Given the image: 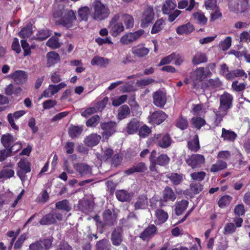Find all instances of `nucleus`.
Returning a JSON list of instances; mask_svg holds the SVG:
<instances>
[{
  "mask_svg": "<svg viewBox=\"0 0 250 250\" xmlns=\"http://www.w3.org/2000/svg\"><path fill=\"white\" fill-rule=\"evenodd\" d=\"M233 101V96L226 91L219 96V106L217 109L213 111L215 115V125H219L223 118L227 115L229 110L232 107Z\"/></svg>",
  "mask_w": 250,
  "mask_h": 250,
  "instance_id": "nucleus-1",
  "label": "nucleus"
},
{
  "mask_svg": "<svg viewBox=\"0 0 250 250\" xmlns=\"http://www.w3.org/2000/svg\"><path fill=\"white\" fill-rule=\"evenodd\" d=\"M31 164L27 158H21L17 163L16 173L22 183L27 180L26 174L31 171Z\"/></svg>",
  "mask_w": 250,
  "mask_h": 250,
  "instance_id": "nucleus-2",
  "label": "nucleus"
},
{
  "mask_svg": "<svg viewBox=\"0 0 250 250\" xmlns=\"http://www.w3.org/2000/svg\"><path fill=\"white\" fill-rule=\"evenodd\" d=\"M155 18V12L152 6H147L142 11L140 17V26L146 28L152 23Z\"/></svg>",
  "mask_w": 250,
  "mask_h": 250,
  "instance_id": "nucleus-3",
  "label": "nucleus"
},
{
  "mask_svg": "<svg viewBox=\"0 0 250 250\" xmlns=\"http://www.w3.org/2000/svg\"><path fill=\"white\" fill-rule=\"evenodd\" d=\"M93 18L97 21H102L106 19L110 14V10L107 7L100 1H96L94 4Z\"/></svg>",
  "mask_w": 250,
  "mask_h": 250,
  "instance_id": "nucleus-4",
  "label": "nucleus"
},
{
  "mask_svg": "<svg viewBox=\"0 0 250 250\" xmlns=\"http://www.w3.org/2000/svg\"><path fill=\"white\" fill-rule=\"evenodd\" d=\"M152 141L162 148H167L172 142L171 138L167 133L156 134L153 137Z\"/></svg>",
  "mask_w": 250,
  "mask_h": 250,
  "instance_id": "nucleus-5",
  "label": "nucleus"
},
{
  "mask_svg": "<svg viewBox=\"0 0 250 250\" xmlns=\"http://www.w3.org/2000/svg\"><path fill=\"white\" fill-rule=\"evenodd\" d=\"M62 214L59 211L55 210L44 216L40 221L41 225H49L55 223L57 221L62 220Z\"/></svg>",
  "mask_w": 250,
  "mask_h": 250,
  "instance_id": "nucleus-6",
  "label": "nucleus"
},
{
  "mask_svg": "<svg viewBox=\"0 0 250 250\" xmlns=\"http://www.w3.org/2000/svg\"><path fill=\"white\" fill-rule=\"evenodd\" d=\"M145 33L143 29H139L134 32H129L123 35L120 42L124 45H128L141 38Z\"/></svg>",
  "mask_w": 250,
  "mask_h": 250,
  "instance_id": "nucleus-7",
  "label": "nucleus"
},
{
  "mask_svg": "<svg viewBox=\"0 0 250 250\" xmlns=\"http://www.w3.org/2000/svg\"><path fill=\"white\" fill-rule=\"evenodd\" d=\"M76 18L73 11L69 10L65 12L62 18L59 20V23L67 28L73 27Z\"/></svg>",
  "mask_w": 250,
  "mask_h": 250,
  "instance_id": "nucleus-8",
  "label": "nucleus"
},
{
  "mask_svg": "<svg viewBox=\"0 0 250 250\" xmlns=\"http://www.w3.org/2000/svg\"><path fill=\"white\" fill-rule=\"evenodd\" d=\"M205 157L199 154H194L188 156L186 160V163L192 168L200 167L205 163Z\"/></svg>",
  "mask_w": 250,
  "mask_h": 250,
  "instance_id": "nucleus-9",
  "label": "nucleus"
},
{
  "mask_svg": "<svg viewBox=\"0 0 250 250\" xmlns=\"http://www.w3.org/2000/svg\"><path fill=\"white\" fill-rule=\"evenodd\" d=\"M176 198V194L174 192L171 188L167 186L163 191L162 198L159 201L160 206L161 207L166 206V203L167 202H173Z\"/></svg>",
  "mask_w": 250,
  "mask_h": 250,
  "instance_id": "nucleus-10",
  "label": "nucleus"
},
{
  "mask_svg": "<svg viewBox=\"0 0 250 250\" xmlns=\"http://www.w3.org/2000/svg\"><path fill=\"white\" fill-rule=\"evenodd\" d=\"M9 77L13 80L17 85H22L26 83L28 79V75L26 72L23 70H17L11 73Z\"/></svg>",
  "mask_w": 250,
  "mask_h": 250,
  "instance_id": "nucleus-11",
  "label": "nucleus"
},
{
  "mask_svg": "<svg viewBox=\"0 0 250 250\" xmlns=\"http://www.w3.org/2000/svg\"><path fill=\"white\" fill-rule=\"evenodd\" d=\"M158 229L156 226L153 224L149 225L140 234L139 237L144 241H149L157 233Z\"/></svg>",
  "mask_w": 250,
  "mask_h": 250,
  "instance_id": "nucleus-12",
  "label": "nucleus"
},
{
  "mask_svg": "<svg viewBox=\"0 0 250 250\" xmlns=\"http://www.w3.org/2000/svg\"><path fill=\"white\" fill-rule=\"evenodd\" d=\"M100 126L103 130V132L102 133L103 137L107 139L116 132L117 124L114 122H109L102 123Z\"/></svg>",
  "mask_w": 250,
  "mask_h": 250,
  "instance_id": "nucleus-13",
  "label": "nucleus"
},
{
  "mask_svg": "<svg viewBox=\"0 0 250 250\" xmlns=\"http://www.w3.org/2000/svg\"><path fill=\"white\" fill-rule=\"evenodd\" d=\"M208 76H206V72L204 67H200L193 71L190 74V78L194 83V87H196V83L197 82H201L205 78H208Z\"/></svg>",
  "mask_w": 250,
  "mask_h": 250,
  "instance_id": "nucleus-14",
  "label": "nucleus"
},
{
  "mask_svg": "<svg viewBox=\"0 0 250 250\" xmlns=\"http://www.w3.org/2000/svg\"><path fill=\"white\" fill-rule=\"evenodd\" d=\"M149 159H154L156 164L161 166L167 165L170 161L169 158L165 154H162L159 156L157 157V152L155 150L151 151Z\"/></svg>",
  "mask_w": 250,
  "mask_h": 250,
  "instance_id": "nucleus-15",
  "label": "nucleus"
},
{
  "mask_svg": "<svg viewBox=\"0 0 250 250\" xmlns=\"http://www.w3.org/2000/svg\"><path fill=\"white\" fill-rule=\"evenodd\" d=\"M103 226H114L116 223L117 216L109 209L105 210L103 214Z\"/></svg>",
  "mask_w": 250,
  "mask_h": 250,
  "instance_id": "nucleus-16",
  "label": "nucleus"
},
{
  "mask_svg": "<svg viewBox=\"0 0 250 250\" xmlns=\"http://www.w3.org/2000/svg\"><path fill=\"white\" fill-rule=\"evenodd\" d=\"M153 104L156 106L159 107H163L167 102L165 93L161 90H158L154 92L153 94Z\"/></svg>",
  "mask_w": 250,
  "mask_h": 250,
  "instance_id": "nucleus-17",
  "label": "nucleus"
},
{
  "mask_svg": "<svg viewBox=\"0 0 250 250\" xmlns=\"http://www.w3.org/2000/svg\"><path fill=\"white\" fill-rule=\"evenodd\" d=\"M66 86V84L64 83H61L57 85L50 84L48 87L43 91V96L46 98L51 97Z\"/></svg>",
  "mask_w": 250,
  "mask_h": 250,
  "instance_id": "nucleus-18",
  "label": "nucleus"
},
{
  "mask_svg": "<svg viewBox=\"0 0 250 250\" xmlns=\"http://www.w3.org/2000/svg\"><path fill=\"white\" fill-rule=\"evenodd\" d=\"M140 126L139 120L135 118H133L126 124L125 131L128 134H134L137 132Z\"/></svg>",
  "mask_w": 250,
  "mask_h": 250,
  "instance_id": "nucleus-19",
  "label": "nucleus"
},
{
  "mask_svg": "<svg viewBox=\"0 0 250 250\" xmlns=\"http://www.w3.org/2000/svg\"><path fill=\"white\" fill-rule=\"evenodd\" d=\"M122 229L120 227L116 228L111 233V240L112 244L115 246L121 245L123 241Z\"/></svg>",
  "mask_w": 250,
  "mask_h": 250,
  "instance_id": "nucleus-20",
  "label": "nucleus"
},
{
  "mask_svg": "<svg viewBox=\"0 0 250 250\" xmlns=\"http://www.w3.org/2000/svg\"><path fill=\"white\" fill-rule=\"evenodd\" d=\"M148 206V198L147 195L143 194L139 195L136 199L134 204L135 210L145 209Z\"/></svg>",
  "mask_w": 250,
  "mask_h": 250,
  "instance_id": "nucleus-21",
  "label": "nucleus"
},
{
  "mask_svg": "<svg viewBox=\"0 0 250 250\" xmlns=\"http://www.w3.org/2000/svg\"><path fill=\"white\" fill-rule=\"evenodd\" d=\"M146 170L147 167L146 164L144 163L140 162L125 170L124 172L125 175H129L135 172H144Z\"/></svg>",
  "mask_w": 250,
  "mask_h": 250,
  "instance_id": "nucleus-22",
  "label": "nucleus"
},
{
  "mask_svg": "<svg viewBox=\"0 0 250 250\" xmlns=\"http://www.w3.org/2000/svg\"><path fill=\"white\" fill-rule=\"evenodd\" d=\"M167 118V115L161 110L156 111L153 112L150 117V121L152 124L159 125L163 123Z\"/></svg>",
  "mask_w": 250,
  "mask_h": 250,
  "instance_id": "nucleus-23",
  "label": "nucleus"
},
{
  "mask_svg": "<svg viewBox=\"0 0 250 250\" xmlns=\"http://www.w3.org/2000/svg\"><path fill=\"white\" fill-rule=\"evenodd\" d=\"M149 52V49L144 46L143 44H138L133 47L131 53L137 57L141 58L146 56Z\"/></svg>",
  "mask_w": 250,
  "mask_h": 250,
  "instance_id": "nucleus-24",
  "label": "nucleus"
},
{
  "mask_svg": "<svg viewBox=\"0 0 250 250\" xmlns=\"http://www.w3.org/2000/svg\"><path fill=\"white\" fill-rule=\"evenodd\" d=\"M74 168L82 176L91 174L92 173L91 167L84 163L75 164L74 165Z\"/></svg>",
  "mask_w": 250,
  "mask_h": 250,
  "instance_id": "nucleus-25",
  "label": "nucleus"
},
{
  "mask_svg": "<svg viewBox=\"0 0 250 250\" xmlns=\"http://www.w3.org/2000/svg\"><path fill=\"white\" fill-rule=\"evenodd\" d=\"M208 58L205 53L201 51H197L193 56L192 63L194 65H198L201 63H206L208 62Z\"/></svg>",
  "mask_w": 250,
  "mask_h": 250,
  "instance_id": "nucleus-26",
  "label": "nucleus"
},
{
  "mask_svg": "<svg viewBox=\"0 0 250 250\" xmlns=\"http://www.w3.org/2000/svg\"><path fill=\"white\" fill-rule=\"evenodd\" d=\"M25 114V112L24 110H19L14 112L13 114H12L11 113L8 114L7 119L8 122L14 130H18L19 129V127L15 124L14 121V117L16 119H18Z\"/></svg>",
  "mask_w": 250,
  "mask_h": 250,
  "instance_id": "nucleus-27",
  "label": "nucleus"
},
{
  "mask_svg": "<svg viewBox=\"0 0 250 250\" xmlns=\"http://www.w3.org/2000/svg\"><path fill=\"white\" fill-rule=\"evenodd\" d=\"M47 67H51L59 62L60 57L58 53L55 51L49 52L46 54Z\"/></svg>",
  "mask_w": 250,
  "mask_h": 250,
  "instance_id": "nucleus-28",
  "label": "nucleus"
},
{
  "mask_svg": "<svg viewBox=\"0 0 250 250\" xmlns=\"http://www.w3.org/2000/svg\"><path fill=\"white\" fill-rule=\"evenodd\" d=\"M108 28L110 34L113 37H116L123 32L125 27L122 22L114 24H109Z\"/></svg>",
  "mask_w": 250,
  "mask_h": 250,
  "instance_id": "nucleus-29",
  "label": "nucleus"
},
{
  "mask_svg": "<svg viewBox=\"0 0 250 250\" xmlns=\"http://www.w3.org/2000/svg\"><path fill=\"white\" fill-rule=\"evenodd\" d=\"M17 138L7 133L1 138V142L5 148L9 149L16 141Z\"/></svg>",
  "mask_w": 250,
  "mask_h": 250,
  "instance_id": "nucleus-30",
  "label": "nucleus"
},
{
  "mask_svg": "<svg viewBox=\"0 0 250 250\" xmlns=\"http://www.w3.org/2000/svg\"><path fill=\"white\" fill-rule=\"evenodd\" d=\"M166 176L170 180L174 186L179 185L184 179V175L178 173H168Z\"/></svg>",
  "mask_w": 250,
  "mask_h": 250,
  "instance_id": "nucleus-31",
  "label": "nucleus"
},
{
  "mask_svg": "<svg viewBox=\"0 0 250 250\" xmlns=\"http://www.w3.org/2000/svg\"><path fill=\"white\" fill-rule=\"evenodd\" d=\"M237 137V134L234 131L227 130L225 128L222 129L221 137L224 140L229 142H234Z\"/></svg>",
  "mask_w": 250,
  "mask_h": 250,
  "instance_id": "nucleus-32",
  "label": "nucleus"
},
{
  "mask_svg": "<svg viewBox=\"0 0 250 250\" xmlns=\"http://www.w3.org/2000/svg\"><path fill=\"white\" fill-rule=\"evenodd\" d=\"M101 137L97 134H91L87 137L84 140V143L88 146H96L99 143Z\"/></svg>",
  "mask_w": 250,
  "mask_h": 250,
  "instance_id": "nucleus-33",
  "label": "nucleus"
},
{
  "mask_svg": "<svg viewBox=\"0 0 250 250\" xmlns=\"http://www.w3.org/2000/svg\"><path fill=\"white\" fill-rule=\"evenodd\" d=\"M194 29L193 25L188 22L178 26L176 29V32L179 35L188 34L191 33Z\"/></svg>",
  "mask_w": 250,
  "mask_h": 250,
  "instance_id": "nucleus-34",
  "label": "nucleus"
},
{
  "mask_svg": "<svg viewBox=\"0 0 250 250\" xmlns=\"http://www.w3.org/2000/svg\"><path fill=\"white\" fill-rule=\"evenodd\" d=\"M116 196L117 199L122 202L130 201L132 194L125 190H119L116 192Z\"/></svg>",
  "mask_w": 250,
  "mask_h": 250,
  "instance_id": "nucleus-35",
  "label": "nucleus"
},
{
  "mask_svg": "<svg viewBox=\"0 0 250 250\" xmlns=\"http://www.w3.org/2000/svg\"><path fill=\"white\" fill-rule=\"evenodd\" d=\"M130 110L128 105L125 104L121 106L118 109L117 118L121 121L129 116Z\"/></svg>",
  "mask_w": 250,
  "mask_h": 250,
  "instance_id": "nucleus-36",
  "label": "nucleus"
},
{
  "mask_svg": "<svg viewBox=\"0 0 250 250\" xmlns=\"http://www.w3.org/2000/svg\"><path fill=\"white\" fill-rule=\"evenodd\" d=\"M227 167V164L224 160H218L211 166L210 171L216 172L225 169Z\"/></svg>",
  "mask_w": 250,
  "mask_h": 250,
  "instance_id": "nucleus-37",
  "label": "nucleus"
},
{
  "mask_svg": "<svg viewBox=\"0 0 250 250\" xmlns=\"http://www.w3.org/2000/svg\"><path fill=\"white\" fill-rule=\"evenodd\" d=\"M228 80H232L236 77H244L243 80L248 77L247 73L242 69H236L230 71V74L228 75Z\"/></svg>",
  "mask_w": 250,
  "mask_h": 250,
  "instance_id": "nucleus-38",
  "label": "nucleus"
},
{
  "mask_svg": "<svg viewBox=\"0 0 250 250\" xmlns=\"http://www.w3.org/2000/svg\"><path fill=\"white\" fill-rule=\"evenodd\" d=\"M109 63V60L107 58L95 56L91 61V64L92 65H98L100 67H104Z\"/></svg>",
  "mask_w": 250,
  "mask_h": 250,
  "instance_id": "nucleus-39",
  "label": "nucleus"
},
{
  "mask_svg": "<svg viewBox=\"0 0 250 250\" xmlns=\"http://www.w3.org/2000/svg\"><path fill=\"white\" fill-rule=\"evenodd\" d=\"M176 7V3L171 0H167L164 3L162 10L164 14H169Z\"/></svg>",
  "mask_w": 250,
  "mask_h": 250,
  "instance_id": "nucleus-40",
  "label": "nucleus"
},
{
  "mask_svg": "<svg viewBox=\"0 0 250 250\" xmlns=\"http://www.w3.org/2000/svg\"><path fill=\"white\" fill-rule=\"evenodd\" d=\"M15 172L14 170L7 167H3L0 171V180H5L14 176Z\"/></svg>",
  "mask_w": 250,
  "mask_h": 250,
  "instance_id": "nucleus-41",
  "label": "nucleus"
},
{
  "mask_svg": "<svg viewBox=\"0 0 250 250\" xmlns=\"http://www.w3.org/2000/svg\"><path fill=\"white\" fill-rule=\"evenodd\" d=\"M83 128L82 127L70 125L68 128V134L72 138L78 137L82 133Z\"/></svg>",
  "mask_w": 250,
  "mask_h": 250,
  "instance_id": "nucleus-42",
  "label": "nucleus"
},
{
  "mask_svg": "<svg viewBox=\"0 0 250 250\" xmlns=\"http://www.w3.org/2000/svg\"><path fill=\"white\" fill-rule=\"evenodd\" d=\"M188 202L187 200H182L176 203L175 205V212L177 215H180L187 208Z\"/></svg>",
  "mask_w": 250,
  "mask_h": 250,
  "instance_id": "nucleus-43",
  "label": "nucleus"
},
{
  "mask_svg": "<svg viewBox=\"0 0 250 250\" xmlns=\"http://www.w3.org/2000/svg\"><path fill=\"white\" fill-rule=\"evenodd\" d=\"M188 148L191 151L194 152L197 151L200 148L198 135L195 134L193 138L188 142Z\"/></svg>",
  "mask_w": 250,
  "mask_h": 250,
  "instance_id": "nucleus-44",
  "label": "nucleus"
},
{
  "mask_svg": "<svg viewBox=\"0 0 250 250\" xmlns=\"http://www.w3.org/2000/svg\"><path fill=\"white\" fill-rule=\"evenodd\" d=\"M165 24V21L162 18L157 20L152 27L151 33L154 34L160 32L164 28Z\"/></svg>",
  "mask_w": 250,
  "mask_h": 250,
  "instance_id": "nucleus-45",
  "label": "nucleus"
},
{
  "mask_svg": "<svg viewBox=\"0 0 250 250\" xmlns=\"http://www.w3.org/2000/svg\"><path fill=\"white\" fill-rule=\"evenodd\" d=\"M122 19L126 29H130L133 27L134 20L131 15L129 14H123Z\"/></svg>",
  "mask_w": 250,
  "mask_h": 250,
  "instance_id": "nucleus-46",
  "label": "nucleus"
},
{
  "mask_svg": "<svg viewBox=\"0 0 250 250\" xmlns=\"http://www.w3.org/2000/svg\"><path fill=\"white\" fill-rule=\"evenodd\" d=\"M55 207L58 209L63 210L66 212L69 211L71 209L68 201L66 199L57 202Z\"/></svg>",
  "mask_w": 250,
  "mask_h": 250,
  "instance_id": "nucleus-47",
  "label": "nucleus"
},
{
  "mask_svg": "<svg viewBox=\"0 0 250 250\" xmlns=\"http://www.w3.org/2000/svg\"><path fill=\"white\" fill-rule=\"evenodd\" d=\"M13 194L10 192L5 193H0V209L2 208L3 205L7 204L13 198Z\"/></svg>",
  "mask_w": 250,
  "mask_h": 250,
  "instance_id": "nucleus-48",
  "label": "nucleus"
},
{
  "mask_svg": "<svg viewBox=\"0 0 250 250\" xmlns=\"http://www.w3.org/2000/svg\"><path fill=\"white\" fill-rule=\"evenodd\" d=\"M62 43L58 37H52L46 43V45L52 49H57L61 47Z\"/></svg>",
  "mask_w": 250,
  "mask_h": 250,
  "instance_id": "nucleus-49",
  "label": "nucleus"
},
{
  "mask_svg": "<svg viewBox=\"0 0 250 250\" xmlns=\"http://www.w3.org/2000/svg\"><path fill=\"white\" fill-rule=\"evenodd\" d=\"M96 250H110L111 245L108 240L102 239L96 244Z\"/></svg>",
  "mask_w": 250,
  "mask_h": 250,
  "instance_id": "nucleus-50",
  "label": "nucleus"
},
{
  "mask_svg": "<svg viewBox=\"0 0 250 250\" xmlns=\"http://www.w3.org/2000/svg\"><path fill=\"white\" fill-rule=\"evenodd\" d=\"M155 215L159 223H164L167 219L168 215L167 212L163 209H157L155 211Z\"/></svg>",
  "mask_w": 250,
  "mask_h": 250,
  "instance_id": "nucleus-51",
  "label": "nucleus"
},
{
  "mask_svg": "<svg viewBox=\"0 0 250 250\" xmlns=\"http://www.w3.org/2000/svg\"><path fill=\"white\" fill-rule=\"evenodd\" d=\"M191 123L192 125L197 129H200L206 123L204 119L197 117H193L191 119Z\"/></svg>",
  "mask_w": 250,
  "mask_h": 250,
  "instance_id": "nucleus-52",
  "label": "nucleus"
},
{
  "mask_svg": "<svg viewBox=\"0 0 250 250\" xmlns=\"http://www.w3.org/2000/svg\"><path fill=\"white\" fill-rule=\"evenodd\" d=\"M175 125L181 130H184L188 127V121L186 118L181 116L176 120Z\"/></svg>",
  "mask_w": 250,
  "mask_h": 250,
  "instance_id": "nucleus-53",
  "label": "nucleus"
},
{
  "mask_svg": "<svg viewBox=\"0 0 250 250\" xmlns=\"http://www.w3.org/2000/svg\"><path fill=\"white\" fill-rule=\"evenodd\" d=\"M232 200V197L228 195H225L221 197L218 202V206L223 208L229 205Z\"/></svg>",
  "mask_w": 250,
  "mask_h": 250,
  "instance_id": "nucleus-54",
  "label": "nucleus"
},
{
  "mask_svg": "<svg viewBox=\"0 0 250 250\" xmlns=\"http://www.w3.org/2000/svg\"><path fill=\"white\" fill-rule=\"evenodd\" d=\"M246 86V83H239L238 81H235L232 83L231 89L236 92H241L245 89Z\"/></svg>",
  "mask_w": 250,
  "mask_h": 250,
  "instance_id": "nucleus-55",
  "label": "nucleus"
},
{
  "mask_svg": "<svg viewBox=\"0 0 250 250\" xmlns=\"http://www.w3.org/2000/svg\"><path fill=\"white\" fill-rule=\"evenodd\" d=\"M193 17L197 20L200 24L203 25L205 24L208 21V19L205 17V15L201 12H194L193 14Z\"/></svg>",
  "mask_w": 250,
  "mask_h": 250,
  "instance_id": "nucleus-56",
  "label": "nucleus"
},
{
  "mask_svg": "<svg viewBox=\"0 0 250 250\" xmlns=\"http://www.w3.org/2000/svg\"><path fill=\"white\" fill-rule=\"evenodd\" d=\"M217 0H205L204 5L208 10H214L218 9Z\"/></svg>",
  "mask_w": 250,
  "mask_h": 250,
  "instance_id": "nucleus-57",
  "label": "nucleus"
},
{
  "mask_svg": "<svg viewBox=\"0 0 250 250\" xmlns=\"http://www.w3.org/2000/svg\"><path fill=\"white\" fill-rule=\"evenodd\" d=\"M89 14V8L87 6L82 7L78 10V15L79 17L83 21L87 20Z\"/></svg>",
  "mask_w": 250,
  "mask_h": 250,
  "instance_id": "nucleus-58",
  "label": "nucleus"
},
{
  "mask_svg": "<svg viewBox=\"0 0 250 250\" xmlns=\"http://www.w3.org/2000/svg\"><path fill=\"white\" fill-rule=\"evenodd\" d=\"M151 132V128L146 125L141 126L139 129V135L142 138H145Z\"/></svg>",
  "mask_w": 250,
  "mask_h": 250,
  "instance_id": "nucleus-59",
  "label": "nucleus"
},
{
  "mask_svg": "<svg viewBox=\"0 0 250 250\" xmlns=\"http://www.w3.org/2000/svg\"><path fill=\"white\" fill-rule=\"evenodd\" d=\"M231 43V38L230 37H227L224 41L220 43L219 47L223 51H226L230 47Z\"/></svg>",
  "mask_w": 250,
  "mask_h": 250,
  "instance_id": "nucleus-60",
  "label": "nucleus"
},
{
  "mask_svg": "<svg viewBox=\"0 0 250 250\" xmlns=\"http://www.w3.org/2000/svg\"><path fill=\"white\" fill-rule=\"evenodd\" d=\"M236 230V227L232 223H227L224 228V234L225 235L230 234Z\"/></svg>",
  "mask_w": 250,
  "mask_h": 250,
  "instance_id": "nucleus-61",
  "label": "nucleus"
},
{
  "mask_svg": "<svg viewBox=\"0 0 250 250\" xmlns=\"http://www.w3.org/2000/svg\"><path fill=\"white\" fill-rule=\"evenodd\" d=\"M191 191L194 194H198L203 189V186L199 183L194 182L190 185Z\"/></svg>",
  "mask_w": 250,
  "mask_h": 250,
  "instance_id": "nucleus-62",
  "label": "nucleus"
},
{
  "mask_svg": "<svg viewBox=\"0 0 250 250\" xmlns=\"http://www.w3.org/2000/svg\"><path fill=\"white\" fill-rule=\"evenodd\" d=\"M32 33L31 27L30 25L26 26L22 29L19 33V35L21 37L25 38L29 37Z\"/></svg>",
  "mask_w": 250,
  "mask_h": 250,
  "instance_id": "nucleus-63",
  "label": "nucleus"
},
{
  "mask_svg": "<svg viewBox=\"0 0 250 250\" xmlns=\"http://www.w3.org/2000/svg\"><path fill=\"white\" fill-rule=\"evenodd\" d=\"M99 120V116L95 115L87 121L86 125L88 127H95L98 124Z\"/></svg>",
  "mask_w": 250,
  "mask_h": 250,
  "instance_id": "nucleus-64",
  "label": "nucleus"
}]
</instances>
